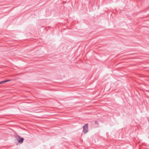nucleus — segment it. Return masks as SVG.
Returning <instances> with one entry per match:
<instances>
[{
  "label": "nucleus",
  "instance_id": "2",
  "mask_svg": "<svg viewBox=\"0 0 149 149\" xmlns=\"http://www.w3.org/2000/svg\"><path fill=\"white\" fill-rule=\"evenodd\" d=\"M24 140V138H22L19 137V139L18 140V141L19 143H22Z\"/></svg>",
  "mask_w": 149,
  "mask_h": 149
},
{
  "label": "nucleus",
  "instance_id": "5",
  "mask_svg": "<svg viewBox=\"0 0 149 149\" xmlns=\"http://www.w3.org/2000/svg\"><path fill=\"white\" fill-rule=\"evenodd\" d=\"M95 124H97L98 123V122L97 121H95Z\"/></svg>",
  "mask_w": 149,
  "mask_h": 149
},
{
  "label": "nucleus",
  "instance_id": "4",
  "mask_svg": "<svg viewBox=\"0 0 149 149\" xmlns=\"http://www.w3.org/2000/svg\"><path fill=\"white\" fill-rule=\"evenodd\" d=\"M10 81V80H5V81H6V82H7L9 81Z\"/></svg>",
  "mask_w": 149,
  "mask_h": 149
},
{
  "label": "nucleus",
  "instance_id": "3",
  "mask_svg": "<svg viewBox=\"0 0 149 149\" xmlns=\"http://www.w3.org/2000/svg\"><path fill=\"white\" fill-rule=\"evenodd\" d=\"M6 82V81H2L0 82V84H3V83H5Z\"/></svg>",
  "mask_w": 149,
  "mask_h": 149
},
{
  "label": "nucleus",
  "instance_id": "1",
  "mask_svg": "<svg viewBox=\"0 0 149 149\" xmlns=\"http://www.w3.org/2000/svg\"><path fill=\"white\" fill-rule=\"evenodd\" d=\"M83 130L85 134L88 132V126L87 124H86L83 126Z\"/></svg>",
  "mask_w": 149,
  "mask_h": 149
}]
</instances>
